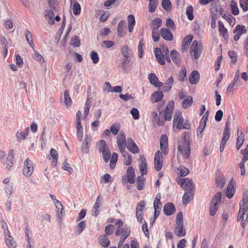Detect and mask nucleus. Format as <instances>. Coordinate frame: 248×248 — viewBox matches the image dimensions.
<instances>
[{
    "label": "nucleus",
    "mask_w": 248,
    "mask_h": 248,
    "mask_svg": "<svg viewBox=\"0 0 248 248\" xmlns=\"http://www.w3.org/2000/svg\"><path fill=\"white\" fill-rule=\"evenodd\" d=\"M173 127L181 130L184 129H189L190 128V125L187 121L184 123V119L182 116V112L177 111H175L173 116Z\"/></svg>",
    "instance_id": "obj_1"
},
{
    "label": "nucleus",
    "mask_w": 248,
    "mask_h": 248,
    "mask_svg": "<svg viewBox=\"0 0 248 248\" xmlns=\"http://www.w3.org/2000/svg\"><path fill=\"white\" fill-rule=\"evenodd\" d=\"M183 216L182 212L177 214L176 218V224L174 229L175 234L179 237L185 236L186 230L184 228Z\"/></svg>",
    "instance_id": "obj_2"
},
{
    "label": "nucleus",
    "mask_w": 248,
    "mask_h": 248,
    "mask_svg": "<svg viewBox=\"0 0 248 248\" xmlns=\"http://www.w3.org/2000/svg\"><path fill=\"white\" fill-rule=\"evenodd\" d=\"M221 197V192H217L213 196L209 207V214L210 216H214L216 214L220 202Z\"/></svg>",
    "instance_id": "obj_3"
},
{
    "label": "nucleus",
    "mask_w": 248,
    "mask_h": 248,
    "mask_svg": "<svg viewBox=\"0 0 248 248\" xmlns=\"http://www.w3.org/2000/svg\"><path fill=\"white\" fill-rule=\"evenodd\" d=\"M117 143L120 152L123 154L124 157H126L127 153L125 152V148L127 145V141L124 131H121L117 136Z\"/></svg>",
    "instance_id": "obj_4"
},
{
    "label": "nucleus",
    "mask_w": 248,
    "mask_h": 248,
    "mask_svg": "<svg viewBox=\"0 0 248 248\" xmlns=\"http://www.w3.org/2000/svg\"><path fill=\"white\" fill-rule=\"evenodd\" d=\"M178 150L185 159H187L190 155V141L186 140L181 142L178 146Z\"/></svg>",
    "instance_id": "obj_5"
},
{
    "label": "nucleus",
    "mask_w": 248,
    "mask_h": 248,
    "mask_svg": "<svg viewBox=\"0 0 248 248\" xmlns=\"http://www.w3.org/2000/svg\"><path fill=\"white\" fill-rule=\"evenodd\" d=\"M202 50V46L199 44L197 40H194L192 43L190 48V54L195 59H198L201 56Z\"/></svg>",
    "instance_id": "obj_6"
},
{
    "label": "nucleus",
    "mask_w": 248,
    "mask_h": 248,
    "mask_svg": "<svg viewBox=\"0 0 248 248\" xmlns=\"http://www.w3.org/2000/svg\"><path fill=\"white\" fill-rule=\"evenodd\" d=\"M178 184L183 187L185 191H193V187L192 180L188 178H179L177 180Z\"/></svg>",
    "instance_id": "obj_7"
},
{
    "label": "nucleus",
    "mask_w": 248,
    "mask_h": 248,
    "mask_svg": "<svg viewBox=\"0 0 248 248\" xmlns=\"http://www.w3.org/2000/svg\"><path fill=\"white\" fill-rule=\"evenodd\" d=\"M163 165V155L162 153L158 151L155 153L154 158V166L155 170L160 171Z\"/></svg>",
    "instance_id": "obj_8"
},
{
    "label": "nucleus",
    "mask_w": 248,
    "mask_h": 248,
    "mask_svg": "<svg viewBox=\"0 0 248 248\" xmlns=\"http://www.w3.org/2000/svg\"><path fill=\"white\" fill-rule=\"evenodd\" d=\"M174 108V102L172 100L169 101L164 111V117L165 121L171 120Z\"/></svg>",
    "instance_id": "obj_9"
},
{
    "label": "nucleus",
    "mask_w": 248,
    "mask_h": 248,
    "mask_svg": "<svg viewBox=\"0 0 248 248\" xmlns=\"http://www.w3.org/2000/svg\"><path fill=\"white\" fill-rule=\"evenodd\" d=\"M160 149L164 155L168 153V139L166 135H161L160 139Z\"/></svg>",
    "instance_id": "obj_10"
},
{
    "label": "nucleus",
    "mask_w": 248,
    "mask_h": 248,
    "mask_svg": "<svg viewBox=\"0 0 248 248\" xmlns=\"http://www.w3.org/2000/svg\"><path fill=\"white\" fill-rule=\"evenodd\" d=\"M128 151L134 154H137L140 152V149L137 145L134 140L131 138H128L127 145L126 146Z\"/></svg>",
    "instance_id": "obj_11"
},
{
    "label": "nucleus",
    "mask_w": 248,
    "mask_h": 248,
    "mask_svg": "<svg viewBox=\"0 0 248 248\" xmlns=\"http://www.w3.org/2000/svg\"><path fill=\"white\" fill-rule=\"evenodd\" d=\"M92 140V138L91 135H87L85 136L81 146V151L83 153L87 154L89 152Z\"/></svg>",
    "instance_id": "obj_12"
},
{
    "label": "nucleus",
    "mask_w": 248,
    "mask_h": 248,
    "mask_svg": "<svg viewBox=\"0 0 248 248\" xmlns=\"http://www.w3.org/2000/svg\"><path fill=\"white\" fill-rule=\"evenodd\" d=\"M208 112H206L205 114L202 116L200 125L197 130V135L200 136V135H202V132L204 129L206 125V123L208 120Z\"/></svg>",
    "instance_id": "obj_13"
},
{
    "label": "nucleus",
    "mask_w": 248,
    "mask_h": 248,
    "mask_svg": "<svg viewBox=\"0 0 248 248\" xmlns=\"http://www.w3.org/2000/svg\"><path fill=\"white\" fill-rule=\"evenodd\" d=\"M5 242L9 248H16V243L14 238L11 236L10 232L9 230L5 232Z\"/></svg>",
    "instance_id": "obj_14"
},
{
    "label": "nucleus",
    "mask_w": 248,
    "mask_h": 248,
    "mask_svg": "<svg viewBox=\"0 0 248 248\" xmlns=\"http://www.w3.org/2000/svg\"><path fill=\"white\" fill-rule=\"evenodd\" d=\"M193 35H188L186 36L183 40L182 45L181 47V50L183 52H184L188 49L189 48L190 44L193 39Z\"/></svg>",
    "instance_id": "obj_15"
},
{
    "label": "nucleus",
    "mask_w": 248,
    "mask_h": 248,
    "mask_svg": "<svg viewBox=\"0 0 248 248\" xmlns=\"http://www.w3.org/2000/svg\"><path fill=\"white\" fill-rule=\"evenodd\" d=\"M148 79L150 83L155 87L160 88L163 86V83L160 82L157 76L154 73L148 75Z\"/></svg>",
    "instance_id": "obj_16"
},
{
    "label": "nucleus",
    "mask_w": 248,
    "mask_h": 248,
    "mask_svg": "<svg viewBox=\"0 0 248 248\" xmlns=\"http://www.w3.org/2000/svg\"><path fill=\"white\" fill-rule=\"evenodd\" d=\"M161 37L166 41H171L173 39V36L171 31L167 28H162L160 32Z\"/></svg>",
    "instance_id": "obj_17"
},
{
    "label": "nucleus",
    "mask_w": 248,
    "mask_h": 248,
    "mask_svg": "<svg viewBox=\"0 0 248 248\" xmlns=\"http://www.w3.org/2000/svg\"><path fill=\"white\" fill-rule=\"evenodd\" d=\"M140 163L139 169L141 175H144L147 173V164L145 157L143 155L140 156Z\"/></svg>",
    "instance_id": "obj_18"
},
{
    "label": "nucleus",
    "mask_w": 248,
    "mask_h": 248,
    "mask_svg": "<svg viewBox=\"0 0 248 248\" xmlns=\"http://www.w3.org/2000/svg\"><path fill=\"white\" fill-rule=\"evenodd\" d=\"M101 205V197L100 195L98 196L96 201L93 205L92 214L93 216L97 217L100 213L99 208Z\"/></svg>",
    "instance_id": "obj_19"
},
{
    "label": "nucleus",
    "mask_w": 248,
    "mask_h": 248,
    "mask_svg": "<svg viewBox=\"0 0 248 248\" xmlns=\"http://www.w3.org/2000/svg\"><path fill=\"white\" fill-rule=\"evenodd\" d=\"M163 212L165 215L170 216L175 212V207L171 202H168L164 205Z\"/></svg>",
    "instance_id": "obj_20"
},
{
    "label": "nucleus",
    "mask_w": 248,
    "mask_h": 248,
    "mask_svg": "<svg viewBox=\"0 0 248 248\" xmlns=\"http://www.w3.org/2000/svg\"><path fill=\"white\" fill-rule=\"evenodd\" d=\"M45 17L47 22L51 25L54 24V13L51 9H46L44 12Z\"/></svg>",
    "instance_id": "obj_21"
},
{
    "label": "nucleus",
    "mask_w": 248,
    "mask_h": 248,
    "mask_svg": "<svg viewBox=\"0 0 248 248\" xmlns=\"http://www.w3.org/2000/svg\"><path fill=\"white\" fill-rule=\"evenodd\" d=\"M154 52L158 62L161 65H164L165 64V56L162 54L161 50L159 48H155Z\"/></svg>",
    "instance_id": "obj_22"
},
{
    "label": "nucleus",
    "mask_w": 248,
    "mask_h": 248,
    "mask_svg": "<svg viewBox=\"0 0 248 248\" xmlns=\"http://www.w3.org/2000/svg\"><path fill=\"white\" fill-rule=\"evenodd\" d=\"M31 168V160L29 157H28L24 163L23 174L26 177H30L31 176L30 173V169Z\"/></svg>",
    "instance_id": "obj_23"
},
{
    "label": "nucleus",
    "mask_w": 248,
    "mask_h": 248,
    "mask_svg": "<svg viewBox=\"0 0 248 248\" xmlns=\"http://www.w3.org/2000/svg\"><path fill=\"white\" fill-rule=\"evenodd\" d=\"M105 85L106 86H108V88H104L103 91L104 92L121 93L122 92V87L121 86H116L112 88L109 82H106L105 83Z\"/></svg>",
    "instance_id": "obj_24"
},
{
    "label": "nucleus",
    "mask_w": 248,
    "mask_h": 248,
    "mask_svg": "<svg viewBox=\"0 0 248 248\" xmlns=\"http://www.w3.org/2000/svg\"><path fill=\"white\" fill-rule=\"evenodd\" d=\"M200 75L199 72L194 70L191 72L189 77V81L191 84H196L198 83Z\"/></svg>",
    "instance_id": "obj_25"
},
{
    "label": "nucleus",
    "mask_w": 248,
    "mask_h": 248,
    "mask_svg": "<svg viewBox=\"0 0 248 248\" xmlns=\"http://www.w3.org/2000/svg\"><path fill=\"white\" fill-rule=\"evenodd\" d=\"M126 176L128 182L134 184L135 182V174L134 169L132 167H129L127 170Z\"/></svg>",
    "instance_id": "obj_26"
},
{
    "label": "nucleus",
    "mask_w": 248,
    "mask_h": 248,
    "mask_svg": "<svg viewBox=\"0 0 248 248\" xmlns=\"http://www.w3.org/2000/svg\"><path fill=\"white\" fill-rule=\"evenodd\" d=\"M125 28V21L124 20H121L118 24L117 26V35L119 37L124 36L126 33L124 32V29Z\"/></svg>",
    "instance_id": "obj_27"
},
{
    "label": "nucleus",
    "mask_w": 248,
    "mask_h": 248,
    "mask_svg": "<svg viewBox=\"0 0 248 248\" xmlns=\"http://www.w3.org/2000/svg\"><path fill=\"white\" fill-rule=\"evenodd\" d=\"M234 194V182L232 180H231L228 185L226 195L228 198L231 199L233 196Z\"/></svg>",
    "instance_id": "obj_28"
},
{
    "label": "nucleus",
    "mask_w": 248,
    "mask_h": 248,
    "mask_svg": "<svg viewBox=\"0 0 248 248\" xmlns=\"http://www.w3.org/2000/svg\"><path fill=\"white\" fill-rule=\"evenodd\" d=\"M129 58H124L122 59L121 67L124 72L127 73L130 69L131 63L128 59Z\"/></svg>",
    "instance_id": "obj_29"
},
{
    "label": "nucleus",
    "mask_w": 248,
    "mask_h": 248,
    "mask_svg": "<svg viewBox=\"0 0 248 248\" xmlns=\"http://www.w3.org/2000/svg\"><path fill=\"white\" fill-rule=\"evenodd\" d=\"M193 191H185L183 196V203L184 204H188L190 201L193 199Z\"/></svg>",
    "instance_id": "obj_30"
},
{
    "label": "nucleus",
    "mask_w": 248,
    "mask_h": 248,
    "mask_svg": "<svg viewBox=\"0 0 248 248\" xmlns=\"http://www.w3.org/2000/svg\"><path fill=\"white\" fill-rule=\"evenodd\" d=\"M98 242L102 247L104 248H107L110 244V241L106 234H102L99 237Z\"/></svg>",
    "instance_id": "obj_31"
},
{
    "label": "nucleus",
    "mask_w": 248,
    "mask_h": 248,
    "mask_svg": "<svg viewBox=\"0 0 248 248\" xmlns=\"http://www.w3.org/2000/svg\"><path fill=\"white\" fill-rule=\"evenodd\" d=\"M164 97V94L161 91H157L153 93L151 96V101L153 103H156L161 101Z\"/></svg>",
    "instance_id": "obj_32"
},
{
    "label": "nucleus",
    "mask_w": 248,
    "mask_h": 248,
    "mask_svg": "<svg viewBox=\"0 0 248 248\" xmlns=\"http://www.w3.org/2000/svg\"><path fill=\"white\" fill-rule=\"evenodd\" d=\"M25 233L26 235V239L27 242V248H31V244L30 243V227L29 223V222H27L26 220H25Z\"/></svg>",
    "instance_id": "obj_33"
},
{
    "label": "nucleus",
    "mask_w": 248,
    "mask_h": 248,
    "mask_svg": "<svg viewBox=\"0 0 248 248\" xmlns=\"http://www.w3.org/2000/svg\"><path fill=\"white\" fill-rule=\"evenodd\" d=\"M218 24L219 34L224 38H227L228 36V31L227 29L224 27L223 23L219 20L218 22Z\"/></svg>",
    "instance_id": "obj_34"
},
{
    "label": "nucleus",
    "mask_w": 248,
    "mask_h": 248,
    "mask_svg": "<svg viewBox=\"0 0 248 248\" xmlns=\"http://www.w3.org/2000/svg\"><path fill=\"white\" fill-rule=\"evenodd\" d=\"M127 21L128 31L132 32L136 24L134 16L133 15H129L127 17Z\"/></svg>",
    "instance_id": "obj_35"
},
{
    "label": "nucleus",
    "mask_w": 248,
    "mask_h": 248,
    "mask_svg": "<svg viewBox=\"0 0 248 248\" xmlns=\"http://www.w3.org/2000/svg\"><path fill=\"white\" fill-rule=\"evenodd\" d=\"M55 206L56 207V212H57V217L58 219L60 220L62 219V211L63 210V206L60 202H56V204H55Z\"/></svg>",
    "instance_id": "obj_36"
},
{
    "label": "nucleus",
    "mask_w": 248,
    "mask_h": 248,
    "mask_svg": "<svg viewBox=\"0 0 248 248\" xmlns=\"http://www.w3.org/2000/svg\"><path fill=\"white\" fill-rule=\"evenodd\" d=\"M30 131V127H27L25 130V132H23L21 131H17L16 133V137L17 138V140L20 141L22 140L25 139L26 137L28 136Z\"/></svg>",
    "instance_id": "obj_37"
},
{
    "label": "nucleus",
    "mask_w": 248,
    "mask_h": 248,
    "mask_svg": "<svg viewBox=\"0 0 248 248\" xmlns=\"http://www.w3.org/2000/svg\"><path fill=\"white\" fill-rule=\"evenodd\" d=\"M174 80L172 77H170L166 81L165 85L163 87V90L164 92L170 91L173 86Z\"/></svg>",
    "instance_id": "obj_38"
},
{
    "label": "nucleus",
    "mask_w": 248,
    "mask_h": 248,
    "mask_svg": "<svg viewBox=\"0 0 248 248\" xmlns=\"http://www.w3.org/2000/svg\"><path fill=\"white\" fill-rule=\"evenodd\" d=\"M170 56L173 62L176 64H180L181 60L179 53L176 50L170 51Z\"/></svg>",
    "instance_id": "obj_39"
},
{
    "label": "nucleus",
    "mask_w": 248,
    "mask_h": 248,
    "mask_svg": "<svg viewBox=\"0 0 248 248\" xmlns=\"http://www.w3.org/2000/svg\"><path fill=\"white\" fill-rule=\"evenodd\" d=\"M58 155V154L56 150L53 148L51 149L48 159H51V158L53 159V160L52 161V164L54 166H56L57 165Z\"/></svg>",
    "instance_id": "obj_40"
},
{
    "label": "nucleus",
    "mask_w": 248,
    "mask_h": 248,
    "mask_svg": "<svg viewBox=\"0 0 248 248\" xmlns=\"http://www.w3.org/2000/svg\"><path fill=\"white\" fill-rule=\"evenodd\" d=\"M247 30L244 25H237L233 31V33L241 36L247 32Z\"/></svg>",
    "instance_id": "obj_41"
},
{
    "label": "nucleus",
    "mask_w": 248,
    "mask_h": 248,
    "mask_svg": "<svg viewBox=\"0 0 248 248\" xmlns=\"http://www.w3.org/2000/svg\"><path fill=\"white\" fill-rule=\"evenodd\" d=\"M237 135L236 148L237 150H239L244 142V136L242 132L239 131V129L237 130Z\"/></svg>",
    "instance_id": "obj_42"
},
{
    "label": "nucleus",
    "mask_w": 248,
    "mask_h": 248,
    "mask_svg": "<svg viewBox=\"0 0 248 248\" xmlns=\"http://www.w3.org/2000/svg\"><path fill=\"white\" fill-rule=\"evenodd\" d=\"M162 25V20L159 18L153 20L151 23L152 31H157L158 29Z\"/></svg>",
    "instance_id": "obj_43"
},
{
    "label": "nucleus",
    "mask_w": 248,
    "mask_h": 248,
    "mask_svg": "<svg viewBox=\"0 0 248 248\" xmlns=\"http://www.w3.org/2000/svg\"><path fill=\"white\" fill-rule=\"evenodd\" d=\"M148 10L150 13H154L155 12L157 5L158 4V0H149Z\"/></svg>",
    "instance_id": "obj_44"
},
{
    "label": "nucleus",
    "mask_w": 248,
    "mask_h": 248,
    "mask_svg": "<svg viewBox=\"0 0 248 248\" xmlns=\"http://www.w3.org/2000/svg\"><path fill=\"white\" fill-rule=\"evenodd\" d=\"M97 148L100 153H102L103 151H105L106 150L109 149L108 146L107 145L105 141L103 140H100L98 141Z\"/></svg>",
    "instance_id": "obj_45"
},
{
    "label": "nucleus",
    "mask_w": 248,
    "mask_h": 248,
    "mask_svg": "<svg viewBox=\"0 0 248 248\" xmlns=\"http://www.w3.org/2000/svg\"><path fill=\"white\" fill-rule=\"evenodd\" d=\"M145 180L144 177L142 175L137 177V184L138 190H141L144 188Z\"/></svg>",
    "instance_id": "obj_46"
},
{
    "label": "nucleus",
    "mask_w": 248,
    "mask_h": 248,
    "mask_svg": "<svg viewBox=\"0 0 248 248\" xmlns=\"http://www.w3.org/2000/svg\"><path fill=\"white\" fill-rule=\"evenodd\" d=\"M222 17L225 19L230 25H233L235 22V18L230 14L220 13Z\"/></svg>",
    "instance_id": "obj_47"
},
{
    "label": "nucleus",
    "mask_w": 248,
    "mask_h": 248,
    "mask_svg": "<svg viewBox=\"0 0 248 248\" xmlns=\"http://www.w3.org/2000/svg\"><path fill=\"white\" fill-rule=\"evenodd\" d=\"M193 103V98L191 96H188L182 103V107L183 108L186 109L190 107Z\"/></svg>",
    "instance_id": "obj_48"
},
{
    "label": "nucleus",
    "mask_w": 248,
    "mask_h": 248,
    "mask_svg": "<svg viewBox=\"0 0 248 248\" xmlns=\"http://www.w3.org/2000/svg\"><path fill=\"white\" fill-rule=\"evenodd\" d=\"M121 53L124 58H129L131 54V50L127 46H124L121 48Z\"/></svg>",
    "instance_id": "obj_49"
},
{
    "label": "nucleus",
    "mask_w": 248,
    "mask_h": 248,
    "mask_svg": "<svg viewBox=\"0 0 248 248\" xmlns=\"http://www.w3.org/2000/svg\"><path fill=\"white\" fill-rule=\"evenodd\" d=\"M230 6L232 14L234 16L238 15L239 14V11L238 8L237 3L234 0H232L231 2Z\"/></svg>",
    "instance_id": "obj_50"
},
{
    "label": "nucleus",
    "mask_w": 248,
    "mask_h": 248,
    "mask_svg": "<svg viewBox=\"0 0 248 248\" xmlns=\"http://www.w3.org/2000/svg\"><path fill=\"white\" fill-rule=\"evenodd\" d=\"M64 102L67 107L71 106L72 100L70 97L69 92L67 90L64 91Z\"/></svg>",
    "instance_id": "obj_51"
},
{
    "label": "nucleus",
    "mask_w": 248,
    "mask_h": 248,
    "mask_svg": "<svg viewBox=\"0 0 248 248\" xmlns=\"http://www.w3.org/2000/svg\"><path fill=\"white\" fill-rule=\"evenodd\" d=\"M186 13L189 20H192L194 19L193 8L192 6L190 5L187 7Z\"/></svg>",
    "instance_id": "obj_52"
},
{
    "label": "nucleus",
    "mask_w": 248,
    "mask_h": 248,
    "mask_svg": "<svg viewBox=\"0 0 248 248\" xmlns=\"http://www.w3.org/2000/svg\"><path fill=\"white\" fill-rule=\"evenodd\" d=\"M216 184L218 187H222L225 183V180L222 175H218L216 177Z\"/></svg>",
    "instance_id": "obj_53"
},
{
    "label": "nucleus",
    "mask_w": 248,
    "mask_h": 248,
    "mask_svg": "<svg viewBox=\"0 0 248 248\" xmlns=\"http://www.w3.org/2000/svg\"><path fill=\"white\" fill-rule=\"evenodd\" d=\"M161 5L163 8L167 11L171 9V3L170 0H162Z\"/></svg>",
    "instance_id": "obj_54"
},
{
    "label": "nucleus",
    "mask_w": 248,
    "mask_h": 248,
    "mask_svg": "<svg viewBox=\"0 0 248 248\" xmlns=\"http://www.w3.org/2000/svg\"><path fill=\"white\" fill-rule=\"evenodd\" d=\"M73 3H74V4H73V8H72L73 14L76 16H78V15H79V14L81 12L80 5L77 2H74Z\"/></svg>",
    "instance_id": "obj_55"
},
{
    "label": "nucleus",
    "mask_w": 248,
    "mask_h": 248,
    "mask_svg": "<svg viewBox=\"0 0 248 248\" xmlns=\"http://www.w3.org/2000/svg\"><path fill=\"white\" fill-rule=\"evenodd\" d=\"M86 226V221H82L77 225L76 230L78 234H79L84 230Z\"/></svg>",
    "instance_id": "obj_56"
},
{
    "label": "nucleus",
    "mask_w": 248,
    "mask_h": 248,
    "mask_svg": "<svg viewBox=\"0 0 248 248\" xmlns=\"http://www.w3.org/2000/svg\"><path fill=\"white\" fill-rule=\"evenodd\" d=\"M247 206L243 207V205H240V209L238 212L237 219L242 220L244 219V215L246 213Z\"/></svg>",
    "instance_id": "obj_57"
},
{
    "label": "nucleus",
    "mask_w": 248,
    "mask_h": 248,
    "mask_svg": "<svg viewBox=\"0 0 248 248\" xmlns=\"http://www.w3.org/2000/svg\"><path fill=\"white\" fill-rule=\"evenodd\" d=\"M120 128V124L119 123H115L111 126L110 131L113 135H116L118 134Z\"/></svg>",
    "instance_id": "obj_58"
},
{
    "label": "nucleus",
    "mask_w": 248,
    "mask_h": 248,
    "mask_svg": "<svg viewBox=\"0 0 248 248\" xmlns=\"http://www.w3.org/2000/svg\"><path fill=\"white\" fill-rule=\"evenodd\" d=\"M90 57L93 63L96 64L98 62L99 57L97 52L92 51L90 53Z\"/></svg>",
    "instance_id": "obj_59"
},
{
    "label": "nucleus",
    "mask_w": 248,
    "mask_h": 248,
    "mask_svg": "<svg viewBox=\"0 0 248 248\" xmlns=\"http://www.w3.org/2000/svg\"><path fill=\"white\" fill-rule=\"evenodd\" d=\"M103 158L105 162H108L111 157V154L109 149L102 152Z\"/></svg>",
    "instance_id": "obj_60"
},
{
    "label": "nucleus",
    "mask_w": 248,
    "mask_h": 248,
    "mask_svg": "<svg viewBox=\"0 0 248 248\" xmlns=\"http://www.w3.org/2000/svg\"><path fill=\"white\" fill-rule=\"evenodd\" d=\"M186 69L185 67H184L182 69L180 73L179 74V77H178L179 80L180 81H182V82L185 81L186 79Z\"/></svg>",
    "instance_id": "obj_61"
},
{
    "label": "nucleus",
    "mask_w": 248,
    "mask_h": 248,
    "mask_svg": "<svg viewBox=\"0 0 248 248\" xmlns=\"http://www.w3.org/2000/svg\"><path fill=\"white\" fill-rule=\"evenodd\" d=\"M115 227L112 225H107L105 229V232L106 235H110L112 234L114 231Z\"/></svg>",
    "instance_id": "obj_62"
},
{
    "label": "nucleus",
    "mask_w": 248,
    "mask_h": 248,
    "mask_svg": "<svg viewBox=\"0 0 248 248\" xmlns=\"http://www.w3.org/2000/svg\"><path fill=\"white\" fill-rule=\"evenodd\" d=\"M248 204V190L245 191L244 194L242 201L240 202V205H243V207H246V204Z\"/></svg>",
    "instance_id": "obj_63"
},
{
    "label": "nucleus",
    "mask_w": 248,
    "mask_h": 248,
    "mask_svg": "<svg viewBox=\"0 0 248 248\" xmlns=\"http://www.w3.org/2000/svg\"><path fill=\"white\" fill-rule=\"evenodd\" d=\"M240 5L244 12L248 11V0H240Z\"/></svg>",
    "instance_id": "obj_64"
}]
</instances>
